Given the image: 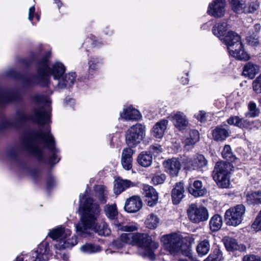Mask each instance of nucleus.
<instances>
[{"mask_svg":"<svg viewBox=\"0 0 261 261\" xmlns=\"http://www.w3.org/2000/svg\"><path fill=\"white\" fill-rule=\"evenodd\" d=\"M35 105L31 114H28L24 108H21L16 112L14 118H3L0 121V133L15 129H19L26 121L31 120L40 125L48 123L50 118V99L44 95L37 94L32 97Z\"/></svg>","mask_w":261,"mask_h":261,"instance_id":"nucleus-1","label":"nucleus"},{"mask_svg":"<svg viewBox=\"0 0 261 261\" xmlns=\"http://www.w3.org/2000/svg\"><path fill=\"white\" fill-rule=\"evenodd\" d=\"M43 146L48 148L50 153L48 163L55 164L59 162L60 160L58 155L59 150L55 147V140L49 127H47L44 130L40 129L26 132L20 138V149L40 161L43 160Z\"/></svg>","mask_w":261,"mask_h":261,"instance_id":"nucleus-2","label":"nucleus"},{"mask_svg":"<svg viewBox=\"0 0 261 261\" xmlns=\"http://www.w3.org/2000/svg\"><path fill=\"white\" fill-rule=\"evenodd\" d=\"M50 53L45 55L37 63V73L30 75H22L14 69H10L6 72V76L20 80L25 87H33L39 85L47 86L49 83L50 75H52L55 80H59L65 74L66 68L61 62H57L51 67H49L48 58Z\"/></svg>","mask_w":261,"mask_h":261,"instance_id":"nucleus-3","label":"nucleus"},{"mask_svg":"<svg viewBox=\"0 0 261 261\" xmlns=\"http://www.w3.org/2000/svg\"><path fill=\"white\" fill-rule=\"evenodd\" d=\"M79 212L81 215L80 222L76 225V232L83 237H87L94 230L100 236H108L111 230L105 222L97 223L100 208L99 204L92 198L85 197V195L80 196Z\"/></svg>","mask_w":261,"mask_h":261,"instance_id":"nucleus-4","label":"nucleus"},{"mask_svg":"<svg viewBox=\"0 0 261 261\" xmlns=\"http://www.w3.org/2000/svg\"><path fill=\"white\" fill-rule=\"evenodd\" d=\"M126 244L137 245L139 254L151 260L154 259V251L159 247L158 243L152 241L146 233H123L119 239L113 242V246L117 249L123 247Z\"/></svg>","mask_w":261,"mask_h":261,"instance_id":"nucleus-5","label":"nucleus"},{"mask_svg":"<svg viewBox=\"0 0 261 261\" xmlns=\"http://www.w3.org/2000/svg\"><path fill=\"white\" fill-rule=\"evenodd\" d=\"M222 157L228 162H218L216 163L213 172V177L219 187L227 188L230 185L229 173L233 168L229 163L234 162L236 157L233 154L231 147L225 145L222 151Z\"/></svg>","mask_w":261,"mask_h":261,"instance_id":"nucleus-6","label":"nucleus"},{"mask_svg":"<svg viewBox=\"0 0 261 261\" xmlns=\"http://www.w3.org/2000/svg\"><path fill=\"white\" fill-rule=\"evenodd\" d=\"M48 235L56 241L55 247L59 250L71 248L77 243V237L71 235V231L62 226L50 230Z\"/></svg>","mask_w":261,"mask_h":261,"instance_id":"nucleus-7","label":"nucleus"},{"mask_svg":"<svg viewBox=\"0 0 261 261\" xmlns=\"http://www.w3.org/2000/svg\"><path fill=\"white\" fill-rule=\"evenodd\" d=\"M161 241L163 248L170 254H174L185 251L189 253L188 247L183 244V238L179 234L173 233L163 236Z\"/></svg>","mask_w":261,"mask_h":261,"instance_id":"nucleus-8","label":"nucleus"},{"mask_svg":"<svg viewBox=\"0 0 261 261\" xmlns=\"http://www.w3.org/2000/svg\"><path fill=\"white\" fill-rule=\"evenodd\" d=\"M105 212L108 218L114 220L113 225L117 230L128 232H132L137 230L138 225L136 223L120 222L116 219L118 212L116 204L106 205L105 206Z\"/></svg>","mask_w":261,"mask_h":261,"instance_id":"nucleus-9","label":"nucleus"},{"mask_svg":"<svg viewBox=\"0 0 261 261\" xmlns=\"http://www.w3.org/2000/svg\"><path fill=\"white\" fill-rule=\"evenodd\" d=\"M50 256L49 243L43 242L38 246L37 250L27 254L24 257H17L14 261H47Z\"/></svg>","mask_w":261,"mask_h":261,"instance_id":"nucleus-10","label":"nucleus"},{"mask_svg":"<svg viewBox=\"0 0 261 261\" xmlns=\"http://www.w3.org/2000/svg\"><path fill=\"white\" fill-rule=\"evenodd\" d=\"M145 126L141 123H137L129 127L125 134L127 145L134 147L140 143L145 135Z\"/></svg>","mask_w":261,"mask_h":261,"instance_id":"nucleus-11","label":"nucleus"},{"mask_svg":"<svg viewBox=\"0 0 261 261\" xmlns=\"http://www.w3.org/2000/svg\"><path fill=\"white\" fill-rule=\"evenodd\" d=\"M246 208L243 204H238L227 210L225 214L226 224L236 226L240 224L243 219Z\"/></svg>","mask_w":261,"mask_h":261,"instance_id":"nucleus-12","label":"nucleus"},{"mask_svg":"<svg viewBox=\"0 0 261 261\" xmlns=\"http://www.w3.org/2000/svg\"><path fill=\"white\" fill-rule=\"evenodd\" d=\"M231 5L232 10L238 14L253 13L259 6L256 1L252 0H231Z\"/></svg>","mask_w":261,"mask_h":261,"instance_id":"nucleus-13","label":"nucleus"},{"mask_svg":"<svg viewBox=\"0 0 261 261\" xmlns=\"http://www.w3.org/2000/svg\"><path fill=\"white\" fill-rule=\"evenodd\" d=\"M189 219L193 223H198L206 221L208 218V213L204 206H198L195 204H191L187 210Z\"/></svg>","mask_w":261,"mask_h":261,"instance_id":"nucleus-14","label":"nucleus"},{"mask_svg":"<svg viewBox=\"0 0 261 261\" xmlns=\"http://www.w3.org/2000/svg\"><path fill=\"white\" fill-rule=\"evenodd\" d=\"M21 93L15 89H0V109L6 105L18 101Z\"/></svg>","mask_w":261,"mask_h":261,"instance_id":"nucleus-15","label":"nucleus"},{"mask_svg":"<svg viewBox=\"0 0 261 261\" xmlns=\"http://www.w3.org/2000/svg\"><path fill=\"white\" fill-rule=\"evenodd\" d=\"M221 40L223 43L227 46L228 51L231 50L235 47H241V41L240 36L236 33L229 31L226 35L224 36Z\"/></svg>","mask_w":261,"mask_h":261,"instance_id":"nucleus-16","label":"nucleus"},{"mask_svg":"<svg viewBox=\"0 0 261 261\" xmlns=\"http://www.w3.org/2000/svg\"><path fill=\"white\" fill-rule=\"evenodd\" d=\"M225 3L224 0H213L210 4L207 13L215 17H220L224 15Z\"/></svg>","mask_w":261,"mask_h":261,"instance_id":"nucleus-17","label":"nucleus"},{"mask_svg":"<svg viewBox=\"0 0 261 261\" xmlns=\"http://www.w3.org/2000/svg\"><path fill=\"white\" fill-rule=\"evenodd\" d=\"M143 194L145 195V201L150 206H154L158 201V193L151 186L144 185L143 186Z\"/></svg>","mask_w":261,"mask_h":261,"instance_id":"nucleus-18","label":"nucleus"},{"mask_svg":"<svg viewBox=\"0 0 261 261\" xmlns=\"http://www.w3.org/2000/svg\"><path fill=\"white\" fill-rule=\"evenodd\" d=\"M171 117L174 126L179 130H185L189 125V121L185 114L181 112L171 114Z\"/></svg>","mask_w":261,"mask_h":261,"instance_id":"nucleus-19","label":"nucleus"},{"mask_svg":"<svg viewBox=\"0 0 261 261\" xmlns=\"http://www.w3.org/2000/svg\"><path fill=\"white\" fill-rule=\"evenodd\" d=\"M165 170L171 176H176L178 175L181 168L180 162L176 158H172L163 162Z\"/></svg>","mask_w":261,"mask_h":261,"instance_id":"nucleus-20","label":"nucleus"},{"mask_svg":"<svg viewBox=\"0 0 261 261\" xmlns=\"http://www.w3.org/2000/svg\"><path fill=\"white\" fill-rule=\"evenodd\" d=\"M142 206V201L138 196H133L127 199L124 205L125 210L133 213L139 211Z\"/></svg>","mask_w":261,"mask_h":261,"instance_id":"nucleus-21","label":"nucleus"},{"mask_svg":"<svg viewBox=\"0 0 261 261\" xmlns=\"http://www.w3.org/2000/svg\"><path fill=\"white\" fill-rule=\"evenodd\" d=\"M261 25L259 23L255 24L247 34L246 40L249 45L256 46L259 44V33Z\"/></svg>","mask_w":261,"mask_h":261,"instance_id":"nucleus-22","label":"nucleus"},{"mask_svg":"<svg viewBox=\"0 0 261 261\" xmlns=\"http://www.w3.org/2000/svg\"><path fill=\"white\" fill-rule=\"evenodd\" d=\"M222 241L226 250L228 251L246 250V246L242 244H239L237 240L233 238L226 236L223 238Z\"/></svg>","mask_w":261,"mask_h":261,"instance_id":"nucleus-23","label":"nucleus"},{"mask_svg":"<svg viewBox=\"0 0 261 261\" xmlns=\"http://www.w3.org/2000/svg\"><path fill=\"white\" fill-rule=\"evenodd\" d=\"M188 192L195 197L204 196L206 193V189L202 185L201 181L195 180L188 187Z\"/></svg>","mask_w":261,"mask_h":261,"instance_id":"nucleus-24","label":"nucleus"},{"mask_svg":"<svg viewBox=\"0 0 261 261\" xmlns=\"http://www.w3.org/2000/svg\"><path fill=\"white\" fill-rule=\"evenodd\" d=\"M76 77L75 72H71L65 74L59 80L57 86L60 89L70 88L74 83Z\"/></svg>","mask_w":261,"mask_h":261,"instance_id":"nucleus-25","label":"nucleus"},{"mask_svg":"<svg viewBox=\"0 0 261 261\" xmlns=\"http://www.w3.org/2000/svg\"><path fill=\"white\" fill-rule=\"evenodd\" d=\"M133 150L130 148H126L122 150L121 164L124 169L129 170L132 168Z\"/></svg>","mask_w":261,"mask_h":261,"instance_id":"nucleus-26","label":"nucleus"},{"mask_svg":"<svg viewBox=\"0 0 261 261\" xmlns=\"http://www.w3.org/2000/svg\"><path fill=\"white\" fill-rule=\"evenodd\" d=\"M185 192L184 184L179 182L176 184L175 187L172 191L171 197L174 204H178L184 197Z\"/></svg>","mask_w":261,"mask_h":261,"instance_id":"nucleus-27","label":"nucleus"},{"mask_svg":"<svg viewBox=\"0 0 261 261\" xmlns=\"http://www.w3.org/2000/svg\"><path fill=\"white\" fill-rule=\"evenodd\" d=\"M207 163V161L203 155L197 154L195 158L189 161L187 167L190 169L195 170L205 167Z\"/></svg>","mask_w":261,"mask_h":261,"instance_id":"nucleus-28","label":"nucleus"},{"mask_svg":"<svg viewBox=\"0 0 261 261\" xmlns=\"http://www.w3.org/2000/svg\"><path fill=\"white\" fill-rule=\"evenodd\" d=\"M94 196L100 204L107 202L109 192L107 188L103 185H97L94 187Z\"/></svg>","mask_w":261,"mask_h":261,"instance_id":"nucleus-29","label":"nucleus"},{"mask_svg":"<svg viewBox=\"0 0 261 261\" xmlns=\"http://www.w3.org/2000/svg\"><path fill=\"white\" fill-rule=\"evenodd\" d=\"M120 117L126 120L138 121L141 119L142 116L138 110L130 106L123 110V113H120Z\"/></svg>","mask_w":261,"mask_h":261,"instance_id":"nucleus-30","label":"nucleus"},{"mask_svg":"<svg viewBox=\"0 0 261 261\" xmlns=\"http://www.w3.org/2000/svg\"><path fill=\"white\" fill-rule=\"evenodd\" d=\"M228 124L240 128H248L251 125V122L247 119L240 118L238 116H232L227 120Z\"/></svg>","mask_w":261,"mask_h":261,"instance_id":"nucleus-31","label":"nucleus"},{"mask_svg":"<svg viewBox=\"0 0 261 261\" xmlns=\"http://www.w3.org/2000/svg\"><path fill=\"white\" fill-rule=\"evenodd\" d=\"M135 186V184L129 180L118 178L115 181L114 191L116 194H119L125 189Z\"/></svg>","mask_w":261,"mask_h":261,"instance_id":"nucleus-32","label":"nucleus"},{"mask_svg":"<svg viewBox=\"0 0 261 261\" xmlns=\"http://www.w3.org/2000/svg\"><path fill=\"white\" fill-rule=\"evenodd\" d=\"M168 121L163 119L155 123L152 129V134L156 138H161L168 124Z\"/></svg>","mask_w":261,"mask_h":261,"instance_id":"nucleus-33","label":"nucleus"},{"mask_svg":"<svg viewBox=\"0 0 261 261\" xmlns=\"http://www.w3.org/2000/svg\"><path fill=\"white\" fill-rule=\"evenodd\" d=\"M212 135L215 141H223L228 137L229 134L222 126H218L213 130Z\"/></svg>","mask_w":261,"mask_h":261,"instance_id":"nucleus-34","label":"nucleus"},{"mask_svg":"<svg viewBox=\"0 0 261 261\" xmlns=\"http://www.w3.org/2000/svg\"><path fill=\"white\" fill-rule=\"evenodd\" d=\"M259 67L251 62L247 63L244 66L243 73L250 79H253L255 75L259 72Z\"/></svg>","mask_w":261,"mask_h":261,"instance_id":"nucleus-35","label":"nucleus"},{"mask_svg":"<svg viewBox=\"0 0 261 261\" xmlns=\"http://www.w3.org/2000/svg\"><path fill=\"white\" fill-rule=\"evenodd\" d=\"M228 52L230 56L237 60L246 61L250 58L249 55L243 49L242 43H241L240 48L234 47V49H232V51L228 50Z\"/></svg>","mask_w":261,"mask_h":261,"instance_id":"nucleus-36","label":"nucleus"},{"mask_svg":"<svg viewBox=\"0 0 261 261\" xmlns=\"http://www.w3.org/2000/svg\"><path fill=\"white\" fill-rule=\"evenodd\" d=\"M138 162L143 167H149L152 162V154L147 151L142 152L138 156Z\"/></svg>","mask_w":261,"mask_h":261,"instance_id":"nucleus-37","label":"nucleus"},{"mask_svg":"<svg viewBox=\"0 0 261 261\" xmlns=\"http://www.w3.org/2000/svg\"><path fill=\"white\" fill-rule=\"evenodd\" d=\"M210 247V240L207 238L199 242L196 247V251L198 254L202 256L208 253Z\"/></svg>","mask_w":261,"mask_h":261,"instance_id":"nucleus-38","label":"nucleus"},{"mask_svg":"<svg viewBox=\"0 0 261 261\" xmlns=\"http://www.w3.org/2000/svg\"><path fill=\"white\" fill-rule=\"evenodd\" d=\"M227 23L225 21L219 22L213 27V33L219 38L223 37L227 30Z\"/></svg>","mask_w":261,"mask_h":261,"instance_id":"nucleus-39","label":"nucleus"},{"mask_svg":"<svg viewBox=\"0 0 261 261\" xmlns=\"http://www.w3.org/2000/svg\"><path fill=\"white\" fill-rule=\"evenodd\" d=\"M246 201L250 204H261V190L248 193L246 195Z\"/></svg>","mask_w":261,"mask_h":261,"instance_id":"nucleus-40","label":"nucleus"},{"mask_svg":"<svg viewBox=\"0 0 261 261\" xmlns=\"http://www.w3.org/2000/svg\"><path fill=\"white\" fill-rule=\"evenodd\" d=\"M222 218L218 215H214L210 221V228L213 231H216L219 230L222 225Z\"/></svg>","mask_w":261,"mask_h":261,"instance_id":"nucleus-41","label":"nucleus"},{"mask_svg":"<svg viewBox=\"0 0 261 261\" xmlns=\"http://www.w3.org/2000/svg\"><path fill=\"white\" fill-rule=\"evenodd\" d=\"M259 109L257 108L256 103L251 101L248 105V111L245 113V116L249 118H254L259 116Z\"/></svg>","mask_w":261,"mask_h":261,"instance_id":"nucleus-42","label":"nucleus"},{"mask_svg":"<svg viewBox=\"0 0 261 261\" xmlns=\"http://www.w3.org/2000/svg\"><path fill=\"white\" fill-rule=\"evenodd\" d=\"M81 250L85 253L92 254L101 251V248L97 245L87 243L81 246Z\"/></svg>","mask_w":261,"mask_h":261,"instance_id":"nucleus-43","label":"nucleus"},{"mask_svg":"<svg viewBox=\"0 0 261 261\" xmlns=\"http://www.w3.org/2000/svg\"><path fill=\"white\" fill-rule=\"evenodd\" d=\"M101 64V59L96 57H91L88 62L89 72L92 74L98 69Z\"/></svg>","mask_w":261,"mask_h":261,"instance_id":"nucleus-44","label":"nucleus"},{"mask_svg":"<svg viewBox=\"0 0 261 261\" xmlns=\"http://www.w3.org/2000/svg\"><path fill=\"white\" fill-rule=\"evenodd\" d=\"M159 223V218L153 214L149 215L145 222L146 226L149 229L155 228L158 226Z\"/></svg>","mask_w":261,"mask_h":261,"instance_id":"nucleus-45","label":"nucleus"},{"mask_svg":"<svg viewBox=\"0 0 261 261\" xmlns=\"http://www.w3.org/2000/svg\"><path fill=\"white\" fill-rule=\"evenodd\" d=\"M215 260V261H222L223 260V253L222 251L219 248H215L213 253L209 255Z\"/></svg>","mask_w":261,"mask_h":261,"instance_id":"nucleus-46","label":"nucleus"},{"mask_svg":"<svg viewBox=\"0 0 261 261\" xmlns=\"http://www.w3.org/2000/svg\"><path fill=\"white\" fill-rule=\"evenodd\" d=\"M252 88L256 93H261V74L253 82Z\"/></svg>","mask_w":261,"mask_h":261,"instance_id":"nucleus-47","label":"nucleus"},{"mask_svg":"<svg viewBox=\"0 0 261 261\" xmlns=\"http://www.w3.org/2000/svg\"><path fill=\"white\" fill-rule=\"evenodd\" d=\"M162 151L163 148L161 145L158 144L151 145L149 147V153L152 155L153 154L154 156L158 155Z\"/></svg>","mask_w":261,"mask_h":261,"instance_id":"nucleus-48","label":"nucleus"},{"mask_svg":"<svg viewBox=\"0 0 261 261\" xmlns=\"http://www.w3.org/2000/svg\"><path fill=\"white\" fill-rule=\"evenodd\" d=\"M252 228L255 231L261 230V210L252 223Z\"/></svg>","mask_w":261,"mask_h":261,"instance_id":"nucleus-49","label":"nucleus"},{"mask_svg":"<svg viewBox=\"0 0 261 261\" xmlns=\"http://www.w3.org/2000/svg\"><path fill=\"white\" fill-rule=\"evenodd\" d=\"M166 178V176L164 174H161L160 175H157L154 176L152 178V181L153 183L155 185H159L163 184Z\"/></svg>","mask_w":261,"mask_h":261,"instance_id":"nucleus-50","label":"nucleus"},{"mask_svg":"<svg viewBox=\"0 0 261 261\" xmlns=\"http://www.w3.org/2000/svg\"><path fill=\"white\" fill-rule=\"evenodd\" d=\"M243 261H261V259L258 255L247 254L244 256Z\"/></svg>","mask_w":261,"mask_h":261,"instance_id":"nucleus-51","label":"nucleus"},{"mask_svg":"<svg viewBox=\"0 0 261 261\" xmlns=\"http://www.w3.org/2000/svg\"><path fill=\"white\" fill-rule=\"evenodd\" d=\"M190 138L193 140V142H197L199 140V133L197 130L192 129L189 133Z\"/></svg>","mask_w":261,"mask_h":261,"instance_id":"nucleus-52","label":"nucleus"},{"mask_svg":"<svg viewBox=\"0 0 261 261\" xmlns=\"http://www.w3.org/2000/svg\"><path fill=\"white\" fill-rule=\"evenodd\" d=\"M205 112L204 111H199L197 114L195 115V118L201 122H204L206 120Z\"/></svg>","mask_w":261,"mask_h":261,"instance_id":"nucleus-53","label":"nucleus"},{"mask_svg":"<svg viewBox=\"0 0 261 261\" xmlns=\"http://www.w3.org/2000/svg\"><path fill=\"white\" fill-rule=\"evenodd\" d=\"M56 180L55 178L49 175L47 179V188L48 189L52 188L56 184Z\"/></svg>","mask_w":261,"mask_h":261,"instance_id":"nucleus-54","label":"nucleus"},{"mask_svg":"<svg viewBox=\"0 0 261 261\" xmlns=\"http://www.w3.org/2000/svg\"><path fill=\"white\" fill-rule=\"evenodd\" d=\"M8 155L11 159L16 160L18 156V151L17 149L15 148H11L8 151Z\"/></svg>","mask_w":261,"mask_h":261,"instance_id":"nucleus-55","label":"nucleus"},{"mask_svg":"<svg viewBox=\"0 0 261 261\" xmlns=\"http://www.w3.org/2000/svg\"><path fill=\"white\" fill-rule=\"evenodd\" d=\"M35 8L34 6L31 7L29 11V19L32 21L34 17Z\"/></svg>","mask_w":261,"mask_h":261,"instance_id":"nucleus-56","label":"nucleus"},{"mask_svg":"<svg viewBox=\"0 0 261 261\" xmlns=\"http://www.w3.org/2000/svg\"><path fill=\"white\" fill-rule=\"evenodd\" d=\"M192 139L190 137H188L187 138H186L185 140V145H193L195 144L196 142H193V140H192Z\"/></svg>","mask_w":261,"mask_h":261,"instance_id":"nucleus-57","label":"nucleus"},{"mask_svg":"<svg viewBox=\"0 0 261 261\" xmlns=\"http://www.w3.org/2000/svg\"><path fill=\"white\" fill-rule=\"evenodd\" d=\"M188 81H189V80L187 78L182 77L181 79V82L182 83V84H184V85L188 84Z\"/></svg>","mask_w":261,"mask_h":261,"instance_id":"nucleus-58","label":"nucleus"},{"mask_svg":"<svg viewBox=\"0 0 261 261\" xmlns=\"http://www.w3.org/2000/svg\"><path fill=\"white\" fill-rule=\"evenodd\" d=\"M55 2L57 4L59 8L62 6V3L60 0H54Z\"/></svg>","mask_w":261,"mask_h":261,"instance_id":"nucleus-59","label":"nucleus"},{"mask_svg":"<svg viewBox=\"0 0 261 261\" xmlns=\"http://www.w3.org/2000/svg\"><path fill=\"white\" fill-rule=\"evenodd\" d=\"M35 17H36V18L37 20L38 21H39V19H40V16H39L38 15L36 14V15H35Z\"/></svg>","mask_w":261,"mask_h":261,"instance_id":"nucleus-60","label":"nucleus"},{"mask_svg":"<svg viewBox=\"0 0 261 261\" xmlns=\"http://www.w3.org/2000/svg\"><path fill=\"white\" fill-rule=\"evenodd\" d=\"M92 43V45H93L94 46H96L97 45L96 42H95V41H93Z\"/></svg>","mask_w":261,"mask_h":261,"instance_id":"nucleus-61","label":"nucleus"},{"mask_svg":"<svg viewBox=\"0 0 261 261\" xmlns=\"http://www.w3.org/2000/svg\"><path fill=\"white\" fill-rule=\"evenodd\" d=\"M179 261H187V260L185 259H180Z\"/></svg>","mask_w":261,"mask_h":261,"instance_id":"nucleus-62","label":"nucleus"},{"mask_svg":"<svg viewBox=\"0 0 261 261\" xmlns=\"http://www.w3.org/2000/svg\"><path fill=\"white\" fill-rule=\"evenodd\" d=\"M63 259H64V260H66V259H67V257H66V256H64Z\"/></svg>","mask_w":261,"mask_h":261,"instance_id":"nucleus-63","label":"nucleus"},{"mask_svg":"<svg viewBox=\"0 0 261 261\" xmlns=\"http://www.w3.org/2000/svg\"><path fill=\"white\" fill-rule=\"evenodd\" d=\"M89 39H87V40H86V41L85 42V43H86L87 42H88V41H89Z\"/></svg>","mask_w":261,"mask_h":261,"instance_id":"nucleus-64","label":"nucleus"}]
</instances>
